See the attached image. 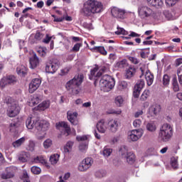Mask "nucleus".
<instances>
[{
  "label": "nucleus",
  "mask_w": 182,
  "mask_h": 182,
  "mask_svg": "<svg viewBox=\"0 0 182 182\" xmlns=\"http://www.w3.org/2000/svg\"><path fill=\"white\" fill-rule=\"evenodd\" d=\"M20 107L18 105L9 106V109H7V116L9 117H16L19 114Z\"/></svg>",
  "instance_id": "nucleus-15"
},
{
  "label": "nucleus",
  "mask_w": 182,
  "mask_h": 182,
  "mask_svg": "<svg viewBox=\"0 0 182 182\" xmlns=\"http://www.w3.org/2000/svg\"><path fill=\"white\" fill-rule=\"evenodd\" d=\"M15 168H6V173L2 174L1 178L3 179H9L14 177L15 172L14 171Z\"/></svg>",
  "instance_id": "nucleus-20"
},
{
  "label": "nucleus",
  "mask_w": 182,
  "mask_h": 182,
  "mask_svg": "<svg viewBox=\"0 0 182 182\" xmlns=\"http://www.w3.org/2000/svg\"><path fill=\"white\" fill-rule=\"evenodd\" d=\"M31 69H36L40 65V60L36 53H33L32 56L28 60Z\"/></svg>",
  "instance_id": "nucleus-17"
},
{
  "label": "nucleus",
  "mask_w": 182,
  "mask_h": 182,
  "mask_svg": "<svg viewBox=\"0 0 182 182\" xmlns=\"http://www.w3.org/2000/svg\"><path fill=\"white\" fill-rule=\"evenodd\" d=\"M83 75H78L75 76L73 79L70 80L65 85V88L68 91L73 93V95H78L80 92V86L83 82Z\"/></svg>",
  "instance_id": "nucleus-2"
},
{
  "label": "nucleus",
  "mask_w": 182,
  "mask_h": 182,
  "mask_svg": "<svg viewBox=\"0 0 182 182\" xmlns=\"http://www.w3.org/2000/svg\"><path fill=\"white\" fill-rule=\"evenodd\" d=\"M87 148H88L87 142L81 143L79 145V150L81 151L82 152H84L85 151H86Z\"/></svg>",
  "instance_id": "nucleus-51"
},
{
  "label": "nucleus",
  "mask_w": 182,
  "mask_h": 182,
  "mask_svg": "<svg viewBox=\"0 0 182 182\" xmlns=\"http://www.w3.org/2000/svg\"><path fill=\"white\" fill-rule=\"evenodd\" d=\"M172 90H173V92H175L180 91V86L178 85L176 77L172 79Z\"/></svg>",
  "instance_id": "nucleus-32"
},
{
  "label": "nucleus",
  "mask_w": 182,
  "mask_h": 182,
  "mask_svg": "<svg viewBox=\"0 0 182 182\" xmlns=\"http://www.w3.org/2000/svg\"><path fill=\"white\" fill-rule=\"evenodd\" d=\"M19 127H20V124L18 122H12L10 124V127H9L10 132L11 133L16 134L19 131Z\"/></svg>",
  "instance_id": "nucleus-24"
},
{
  "label": "nucleus",
  "mask_w": 182,
  "mask_h": 182,
  "mask_svg": "<svg viewBox=\"0 0 182 182\" xmlns=\"http://www.w3.org/2000/svg\"><path fill=\"white\" fill-rule=\"evenodd\" d=\"M110 13L111 15L115 18L124 19L126 11L124 9H122L116 6H114L111 7Z\"/></svg>",
  "instance_id": "nucleus-9"
},
{
  "label": "nucleus",
  "mask_w": 182,
  "mask_h": 182,
  "mask_svg": "<svg viewBox=\"0 0 182 182\" xmlns=\"http://www.w3.org/2000/svg\"><path fill=\"white\" fill-rule=\"evenodd\" d=\"M40 102H41L40 97L38 95H34L31 98V105H32V106H36L38 105Z\"/></svg>",
  "instance_id": "nucleus-36"
},
{
  "label": "nucleus",
  "mask_w": 182,
  "mask_h": 182,
  "mask_svg": "<svg viewBox=\"0 0 182 182\" xmlns=\"http://www.w3.org/2000/svg\"><path fill=\"white\" fill-rule=\"evenodd\" d=\"M171 166L173 168H178V159L176 157L171 158Z\"/></svg>",
  "instance_id": "nucleus-47"
},
{
  "label": "nucleus",
  "mask_w": 182,
  "mask_h": 182,
  "mask_svg": "<svg viewBox=\"0 0 182 182\" xmlns=\"http://www.w3.org/2000/svg\"><path fill=\"white\" fill-rule=\"evenodd\" d=\"M60 155L58 154H53L50 158V161L52 165H55L59 161Z\"/></svg>",
  "instance_id": "nucleus-34"
},
{
  "label": "nucleus",
  "mask_w": 182,
  "mask_h": 182,
  "mask_svg": "<svg viewBox=\"0 0 182 182\" xmlns=\"http://www.w3.org/2000/svg\"><path fill=\"white\" fill-rule=\"evenodd\" d=\"M138 13L141 18H149L153 14V10L146 6H141L138 9Z\"/></svg>",
  "instance_id": "nucleus-10"
},
{
  "label": "nucleus",
  "mask_w": 182,
  "mask_h": 182,
  "mask_svg": "<svg viewBox=\"0 0 182 182\" xmlns=\"http://www.w3.org/2000/svg\"><path fill=\"white\" fill-rule=\"evenodd\" d=\"M134 127H140L141 124V121L140 119H136L135 121H134L133 123Z\"/></svg>",
  "instance_id": "nucleus-62"
},
{
  "label": "nucleus",
  "mask_w": 182,
  "mask_h": 182,
  "mask_svg": "<svg viewBox=\"0 0 182 182\" xmlns=\"http://www.w3.org/2000/svg\"><path fill=\"white\" fill-rule=\"evenodd\" d=\"M34 161L36 164H41L43 165H46L47 164L46 159H43V156H37L34 159Z\"/></svg>",
  "instance_id": "nucleus-40"
},
{
  "label": "nucleus",
  "mask_w": 182,
  "mask_h": 182,
  "mask_svg": "<svg viewBox=\"0 0 182 182\" xmlns=\"http://www.w3.org/2000/svg\"><path fill=\"white\" fill-rule=\"evenodd\" d=\"M173 136V127L170 124L165 123L162 124L159 133V138L164 142L171 140Z\"/></svg>",
  "instance_id": "nucleus-4"
},
{
  "label": "nucleus",
  "mask_w": 182,
  "mask_h": 182,
  "mask_svg": "<svg viewBox=\"0 0 182 182\" xmlns=\"http://www.w3.org/2000/svg\"><path fill=\"white\" fill-rule=\"evenodd\" d=\"M52 38L49 36L48 34H46V38L43 40V42L48 44L51 41Z\"/></svg>",
  "instance_id": "nucleus-63"
},
{
  "label": "nucleus",
  "mask_w": 182,
  "mask_h": 182,
  "mask_svg": "<svg viewBox=\"0 0 182 182\" xmlns=\"http://www.w3.org/2000/svg\"><path fill=\"white\" fill-rule=\"evenodd\" d=\"M53 145V141L50 139H46L43 142V146L46 149H49Z\"/></svg>",
  "instance_id": "nucleus-45"
},
{
  "label": "nucleus",
  "mask_w": 182,
  "mask_h": 182,
  "mask_svg": "<svg viewBox=\"0 0 182 182\" xmlns=\"http://www.w3.org/2000/svg\"><path fill=\"white\" fill-rule=\"evenodd\" d=\"M141 91V90H139V89L134 88V92H133L134 97L135 98L139 97Z\"/></svg>",
  "instance_id": "nucleus-57"
},
{
  "label": "nucleus",
  "mask_w": 182,
  "mask_h": 182,
  "mask_svg": "<svg viewBox=\"0 0 182 182\" xmlns=\"http://www.w3.org/2000/svg\"><path fill=\"white\" fill-rule=\"evenodd\" d=\"M171 82V76L168 75L167 74H165L164 75V77L162 78V85H164V87H167Z\"/></svg>",
  "instance_id": "nucleus-33"
},
{
  "label": "nucleus",
  "mask_w": 182,
  "mask_h": 182,
  "mask_svg": "<svg viewBox=\"0 0 182 182\" xmlns=\"http://www.w3.org/2000/svg\"><path fill=\"white\" fill-rule=\"evenodd\" d=\"M148 4L156 9H160L163 6V1H148Z\"/></svg>",
  "instance_id": "nucleus-26"
},
{
  "label": "nucleus",
  "mask_w": 182,
  "mask_h": 182,
  "mask_svg": "<svg viewBox=\"0 0 182 182\" xmlns=\"http://www.w3.org/2000/svg\"><path fill=\"white\" fill-rule=\"evenodd\" d=\"M98 70H99V67L96 66L92 70H91V72L90 73V75H89L90 80H95V82H94L95 85L97 82L98 78L100 77L102 75V73L101 72H98Z\"/></svg>",
  "instance_id": "nucleus-13"
},
{
  "label": "nucleus",
  "mask_w": 182,
  "mask_h": 182,
  "mask_svg": "<svg viewBox=\"0 0 182 182\" xmlns=\"http://www.w3.org/2000/svg\"><path fill=\"white\" fill-rule=\"evenodd\" d=\"M105 6L99 1H87L84 3L82 13L85 16H91L96 14H100L105 10Z\"/></svg>",
  "instance_id": "nucleus-1"
},
{
  "label": "nucleus",
  "mask_w": 182,
  "mask_h": 182,
  "mask_svg": "<svg viewBox=\"0 0 182 182\" xmlns=\"http://www.w3.org/2000/svg\"><path fill=\"white\" fill-rule=\"evenodd\" d=\"M146 129L150 132H154L156 129V127L154 123H148L146 124Z\"/></svg>",
  "instance_id": "nucleus-43"
},
{
  "label": "nucleus",
  "mask_w": 182,
  "mask_h": 182,
  "mask_svg": "<svg viewBox=\"0 0 182 182\" xmlns=\"http://www.w3.org/2000/svg\"><path fill=\"white\" fill-rule=\"evenodd\" d=\"M77 117V112H73V111H68L67 112L68 120L74 126L78 125L79 121Z\"/></svg>",
  "instance_id": "nucleus-14"
},
{
  "label": "nucleus",
  "mask_w": 182,
  "mask_h": 182,
  "mask_svg": "<svg viewBox=\"0 0 182 182\" xmlns=\"http://www.w3.org/2000/svg\"><path fill=\"white\" fill-rule=\"evenodd\" d=\"M150 97V91L149 90H146L140 97L141 101H146Z\"/></svg>",
  "instance_id": "nucleus-38"
},
{
  "label": "nucleus",
  "mask_w": 182,
  "mask_h": 182,
  "mask_svg": "<svg viewBox=\"0 0 182 182\" xmlns=\"http://www.w3.org/2000/svg\"><path fill=\"white\" fill-rule=\"evenodd\" d=\"M177 75H178V79L179 84L182 85V66H181L177 70Z\"/></svg>",
  "instance_id": "nucleus-48"
},
{
  "label": "nucleus",
  "mask_w": 182,
  "mask_h": 182,
  "mask_svg": "<svg viewBox=\"0 0 182 182\" xmlns=\"http://www.w3.org/2000/svg\"><path fill=\"white\" fill-rule=\"evenodd\" d=\"M17 78L14 75H6L3 77L0 81V87L4 89L8 85H14L16 84Z\"/></svg>",
  "instance_id": "nucleus-5"
},
{
  "label": "nucleus",
  "mask_w": 182,
  "mask_h": 182,
  "mask_svg": "<svg viewBox=\"0 0 182 182\" xmlns=\"http://www.w3.org/2000/svg\"><path fill=\"white\" fill-rule=\"evenodd\" d=\"M143 136V131L141 129H134L129 132V139L132 141H136Z\"/></svg>",
  "instance_id": "nucleus-12"
},
{
  "label": "nucleus",
  "mask_w": 182,
  "mask_h": 182,
  "mask_svg": "<svg viewBox=\"0 0 182 182\" xmlns=\"http://www.w3.org/2000/svg\"><path fill=\"white\" fill-rule=\"evenodd\" d=\"M50 101H43L40 105H38L37 109L38 111H45L48 107H50Z\"/></svg>",
  "instance_id": "nucleus-25"
},
{
  "label": "nucleus",
  "mask_w": 182,
  "mask_h": 182,
  "mask_svg": "<svg viewBox=\"0 0 182 182\" xmlns=\"http://www.w3.org/2000/svg\"><path fill=\"white\" fill-rule=\"evenodd\" d=\"M161 105L157 103L152 104L149 108L148 117H156L161 113Z\"/></svg>",
  "instance_id": "nucleus-8"
},
{
  "label": "nucleus",
  "mask_w": 182,
  "mask_h": 182,
  "mask_svg": "<svg viewBox=\"0 0 182 182\" xmlns=\"http://www.w3.org/2000/svg\"><path fill=\"white\" fill-rule=\"evenodd\" d=\"M144 114L142 110H138L136 111V112L134 113V117L137 118V117H140L141 116H142Z\"/></svg>",
  "instance_id": "nucleus-64"
},
{
  "label": "nucleus",
  "mask_w": 182,
  "mask_h": 182,
  "mask_svg": "<svg viewBox=\"0 0 182 182\" xmlns=\"http://www.w3.org/2000/svg\"><path fill=\"white\" fill-rule=\"evenodd\" d=\"M119 89H121V90L127 89V83L126 82L123 81V82H122L119 83Z\"/></svg>",
  "instance_id": "nucleus-61"
},
{
  "label": "nucleus",
  "mask_w": 182,
  "mask_h": 182,
  "mask_svg": "<svg viewBox=\"0 0 182 182\" xmlns=\"http://www.w3.org/2000/svg\"><path fill=\"white\" fill-rule=\"evenodd\" d=\"M58 69V65L55 64V63H46V72L47 73H56Z\"/></svg>",
  "instance_id": "nucleus-18"
},
{
  "label": "nucleus",
  "mask_w": 182,
  "mask_h": 182,
  "mask_svg": "<svg viewBox=\"0 0 182 182\" xmlns=\"http://www.w3.org/2000/svg\"><path fill=\"white\" fill-rule=\"evenodd\" d=\"M44 36L45 34H43L41 32H37L35 35V39H36V41H41Z\"/></svg>",
  "instance_id": "nucleus-56"
},
{
  "label": "nucleus",
  "mask_w": 182,
  "mask_h": 182,
  "mask_svg": "<svg viewBox=\"0 0 182 182\" xmlns=\"http://www.w3.org/2000/svg\"><path fill=\"white\" fill-rule=\"evenodd\" d=\"M3 100H4V102L7 106H9V107L18 105L17 101H16L15 100H14L12 97L9 96L5 97Z\"/></svg>",
  "instance_id": "nucleus-23"
},
{
  "label": "nucleus",
  "mask_w": 182,
  "mask_h": 182,
  "mask_svg": "<svg viewBox=\"0 0 182 182\" xmlns=\"http://www.w3.org/2000/svg\"><path fill=\"white\" fill-rule=\"evenodd\" d=\"M115 81L114 78L109 75H104L101 77V80L99 82L100 89L105 92H109L114 87Z\"/></svg>",
  "instance_id": "nucleus-3"
},
{
  "label": "nucleus",
  "mask_w": 182,
  "mask_h": 182,
  "mask_svg": "<svg viewBox=\"0 0 182 182\" xmlns=\"http://www.w3.org/2000/svg\"><path fill=\"white\" fill-rule=\"evenodd\" d=\"M37 53L41 58H45L47 55L48 49L46 47H40L37 49Z\"/></svg>",
  "instance_id": "nucleus-30"
},
{
  "label": "nucleus",
  "mask_w": 182,
  "mask_h": 182,
  "mask_svg": "<svg viewBox=\"0 0 182 182\" xmlns=\"http://www.w3.org/2000/svg\"><path fill=\"white\" fill-rule=\"evenodd\" d=\"M90 168V167L89 166H87L86 164H85L84 163H81V164H80L79 166H78V170L80 171H82V172H83V171H85L86 170H87V169H89Z\"/></svg>",
  "instance_id": "nucleus-52"
},
{
  "label": "nucleus",
  "mask_w": 182,
  "mask_h": 182,
  "mask_svg": "<svg viewBox=\"0 0 182 182\" xmlns=\"http://www.w3.org/2000/svg\"><path fill=\"white\" fill-rule=\"evenodd\" d=\"M35 124V121H32L31 117H28L26 121V127L28 129H32L33 128V126Z\"/></svg>",
  "instance_id": "nucleus-35"
},
{
  "label": "nucleus",
  "mask_w": 182,
  "mask_h": 182,
  "mask_svg": "<svg viewBox=\"0 0 182 182\" xmlns=\"http://www.w3.org/2000/svg\"><path fill=\"white\" fill-rule=\"evenodd\" d=\"M129 152L130 151H129V149H127V147L125 145L121 146L120 149H119V155L122 156V158H124L127 156H128Z\"/></svg>",
  "instance_id": "nucleus-29"
},
{
  "label": "nucleus",
  "mask_w": 182,
  "mask_h": 182,
  "mask_svg": "<svg viewBox=\"0 0 182 182\" xmlns=\"http://www.w3.org/2000/svg\"><path fill=\"white\" fill-rule=\"evenodd\" d=\"M129 60L131 63H134V65H137V64L139 63V60H137V59H136V58H134V57H132V56L129 57Z\"/></svg>",
  "instance_id": "nucleus-59"
},
{
  "label": "nucleus",
  "mask_w": 182,
  "mask_h": 182,
  "mask_svg": "<svg viewBox=\"0 0 182 182\" xmlns=\"http://www.w3.org/2000/svg\"><path fill=\"white\" fill-rule=\"evenodd\" d=\"M88 139V137L87 136H76V140L77 141H87Z\"/></svg>",
  "instance_id": "nucleus-58"
},
{
  "label": "nucleus",
  "mask_w": 182,
  "mask_h": 182,
  "mask_svg": "<svg viewBox=\"0 0 182 182\" xmlns=\"http://www.w3.org/2000/svg\"><path fill=\"white\" fill-rule=\"evenodd\" d=\"M145 86V82L143 80H139L136 85L134 86L135 89H138L139 90H141L143 87Z\"/></svg>",
  "instance_id": "nucleus-44"
},
{
  "label": "nucleus",
  "mask_w": 182,
  "mask_h": 182,
  "mask_svg": "<svg viewBox=\"0 0 182 182\" xmlns=\"http://www.w3.org/2000/svg\"><path fill=\"white\" fill-rule=\"evenodd\" d=\"M56 128L60 130H61V128L64 129V130H62L61 134L58 135V138H60L61 136H68L70 135L71 128L70 125H68V122H58L56 123Z\"/></svg>",
  "instance_id": "nucleus-6"
},
{
  "label": "nucleus",
  "mask_w": 182,
  "mask_h": 182,
  "mask_svg": "<svg viewBox=\"0 0 182 182\" xmlns=\"http://www.w3.org/2000/svg\"><path fill=\"white\" fill-rule=\"evenodd\" d=\"M82 162L84 163L87 167L90 168L93 163V160L92 158H86Z\"/></svg>",
  "instance_id": "nucleus-49"
},
{
  "label": "nucleus",
  "mask_w": 182,
  "mask_h": 182,
  "mask_svg": "<svg viewBox=\"0 0 182 182\" xmlns=\"http://www.w3.org/2000/svg\"><path fill=\"white\" fill-rule=\"evenodd\" d=\"M32 10H33V9H32L31 7L25 8V9L23 10V11H22V13H23V14H25L23 15L22 16L24 17L25 18H28V16H29L30 14H26V13H27L28 11H32Z\"/></svg>",
  "instance_id": "nucleus-54"
},
{
  "label": "nucleus",
  "mask_w": 182,
  "mask_h": 182,
  "mask_svg": "<svg viewBox=\"0 0 182 182\" xmlns=\"http://www.w3.org/2000/svg\"><path fill=\"white\" fill-rule=\"evenodd\" d=\"M114 102L117 107H121L124 103V99L122 96H117L115 98Z\"/></svg>",
  "instance_id": "nucleus-41"
},
{
  "label": "nucleus",
  "mask_w": 182,
  "mask_h": 182,
  "mask_svg": "<svg viewBox=\"0 0 182 182\" xmlns=\"http://www.w3.org/2000/svg\"><path fill=\"white\" fill-rule=\"evenodd\" d=\"M74 144V141H68L65 146H64V152L65 153H70L72 151L73 146Z\"/></svg>",
  "instance_id": "nucleus-31"
},
{
  "label": "nucleus",
  "mask_w": 182,
  "mask_h": 182,
  "mask_svg": "<svg viewBox=\"0 0 182 182\" xmlns=\"http://www.w3.org/2000/svg\"><path fill=\"white\" fill-rule=\"evenodd\" d=\"M116 66L119 69H123L126 68L127 66V60L124 59L122 60H120L119 62L117 63Z\"/></svg>",
  "instance_id": "nucleus-39"
},
{
  "label": "nucleus",
  "mask_w": 182,
  "mask_h": 182,
  "mask_svg": "<svg viewBox=\"0 0 182 182\" xmlns=\"http://www.w3.org/2000/svg\"><path fill=\"white\" fill-rule=\"evenodd\" d=\"M91 50L93 52H98L104 56L107 55V51L105 50V47L103 46H95L94 48H91Z\"/></svg>",
  "instance_id": "nucleus-28"
},
{
  "label": "nucleus",
  "mask_w": 182,
  "mask_h": 182,
  "mask_svg": "<svg viewBox=\"0 0 182 182\" xmlns=\"http://www.w3.org/2000/svg\"><path fill=\"white\" fill-rule=\"evenodd\" d=\"M136 68L134 65H130L125 72V79L131 80L132 79L136 73Z\"/></svg>",
  "instance_id": "nucleus-19"
},
{
  "label": "nucleus",
  "mask_w": 182,
  "mask_h": 182,
  "mask_svg": "<svg viewBox=\"0 0 182 182\" xmlns=\"http://www.w3.org/2000/svg\"><path fill=\"white\" fill-rule=\"evenodd\" d=\"M112 153V149H109V148H107V147L104 148L103 155L105 157H109V156H111Z\"/></svg>",
  "instance_id": "nucleus-46"
},
{
  "label": "nucleus",
  "mask_w": 182,
  "mask_h": 182,
  "mask_svg": "<svg viewBox=\"0 0 182 182\" xmlns=\"http://www.w3.org/2000/svg\"><path fill=\"white\" fill-rule=\"evenodd\" d=\"M26 141V137H21V139H19L18 140L14 141L12 142V146L16 149L20 147L21 146H22L23 144H25Z\"/></svg>",
  "instance_id": "nucleus-27"
},
{
  "label": "nucleus",
  "mask_w": 182,
  "mask_h": 182,
  "mask_svg": "<svg viewBox=\"0 0 182 182\" xmlns=\"http://www.w3.org/2000/svg\"><path fill=\"white\" fill-rule=\"evenodd\" d=\"M50 127V123L47 121H42V124H41V130L43 132H46L48 130Z\"/></svg>",
  "instance_id": "nucleus-42"
},
{
  "label": "nucleus",
  "mask_w": 182,
  "mask_h": 182,
  "mask_svg": "<svg viewBox=\"0 0 182 182\" xmlns=\"http://www.w3.org/2000/svg\"><path fill=\"white\" fill-rule=\"evenodd\" d=\"M121 126V123L117 119H111L107 122V127L109 132L116 133Z\"/></svg>",
  "instance_id": "nucleus-11"
},
{
  "label": "nucleus",
  "mask_w": 182,
  "mask_h": 182,
  "mask_svg": "<svg viewBox=\"0 0 182 182\" xmlns=\"http://www.w3.org/2000/svg\"><path fill=\"white\" fill-rule=\"evenodd\" d=\"M107 128L105 126V121L101 119L97 123V129L99 133L105 134Z\"/></svg>",
  "instance_id": "nucleus-21"
},
{
  "label": "nucleus",
  "mask_w": 182,
  "mask_h": 182,
  "mask_svg": "<svg viewBox=\"0 0 182 182\" xmlns=\"http://www.w3.org/2000/svg\"><path fill=\"white\" fill-rule=\"evenodd\" d=\"M17 74H18L21 76H26V72L23 71V70L20 69L19 68H16Z\"/></svg>",
  "instance_id": "nucleus-60"
},
{
  "label": "nucleus",
  "mask_w": 182,
  "mask_h": 182,
  "mask_svg": "<svg viewBox=\"0 0 182 182\" xmlns=\"http://www.w3.org/2000/svg\"><path fill=\"white\" fill-rule=\"evenodd\" d=\"M41 84V80L39 78L33 79L28 85V92L33 93L36 91Z\"/></svg>",
  "instance_id": "nucleus-16"
},
{
  "label": "nucleus",
  "mask_w": 182,
  "mask_h": 182,
  "mask_svg": "<svg viewBox=\"0 0 182 182\" xmlns=\"http://www.w3.org/2000/svg\"><path fill=\"white\" fill-rule=\"evenodd\" d=\"M124 159H126L127 163L129 165H134L136 161V155L133 151H129Z\"/></svg>",
  "instance_id": "nucleus-22"
},
{
  "label": "nucleus",
  "mask_w": 182,
  "mask_h": 182,
  "mask_svg": "<svg viewBox=\"0 0 182 182\" xmlns=\"http://www.w3.org/2000/svg\"><path fill=\"white\" fill-rule=\"evenodd\" d=\"M139 70L141 71L139 78H141L144 75L147 85L149 87L151 86L154 80V74L151 73L149 70H146L145 72V70L143 68H140Z\"/></svg>",
  "instance_id": "nucleus-7"
},
{
  "label": "nucleus",
  "mask_w": 182,
  "mask_h": 182,
  "mask_svg": "<svg viewBox=\"0 0 182 182\" xmlns=\"http://www.w3.org/2000/svg\"><path fill=\"white\" fill-rule=\"evenodd\" d=\"M33 127H35L38 131H41L42 127V121L36 120L34 122Z\"/></svg>",
  "instance_id": "nucleus-50"
},
{
  "label": "nucleus",
  "mask_w": 182,
  "mask_h": 182,
  "mask_svg": "<svg viewBox=\"0 0 182 182\" xmlns=\"http://www.w3.org/2000/svg\"><path fill=\"white\" fill-rule=\"evenodd\" d=\"M18 159L23 162L26 163L28 161V154L26 151H22L19 156H18Z\"/></svg>",
  "instance_id": "nucleus-37"
},
{
  "label": "nucleus",
  "mask_w": 182,
  "mask_h": 182,
  "mask_svg": "<svg viewBox=\"0 0 182 182\" xmlns=\"http://www.w3.org/2000/svg\"><path fill=\"white\" fill-rule=\"evenodd\" d=\"M31 170L33 174H40L41 172V169L38 166H33Z\"/></svg>",
  "instance_id": "nucleus-53"
},
{
  "label": "nucleus",
  "mask_w": 182,
  "mask_h": 182,
  "mask_svg": "<svg viewBox=\"0 0 182 182\" xmlns=\"http://www.w3.org/2000/svg\"><path fill=\"white\" fill-rule=\"evenodd\" d=\"M82 43H76L74 45L72 51L73 52H78L80 51V48L82 47Z\"/></svg>",
  "instance_id": "nucleus-55"
}]
</instances>
